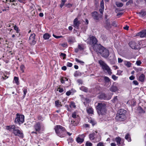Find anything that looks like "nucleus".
<instances>
[{"instance_id": "58", "label": "nucleus", "mask_w": 146, "mask_h": 146, "mask_svg": "<svg viewBox=\"0 0 146 146\" xmlns=\"http://www.w3.org/2000/svg\"><path fill=\"white\" fill-rule=\"evenodd\" d=\"M61 56H63L64 57V58L66 57V54L65 53H61L60 54Z\"/></svg>"}, {"instance_id": "16", "label": "nucleus", "mask_w": 146, "mask_h": 146, "mask_svg": "<svg viewBox=\"0 0 146 146\" xmlns=\"http://www.w3.org/2000/svg\"><path fill=\"white\" fill-rule=\"evenodd\" d=\"M115 118L117 120L122 121L125 118V115L117 114Z\"/></svg>"}, {"instance_id": "25", "label": "nucleus", "mask_w": 146, "mask_h": 146, "mask_svg": "<svg viewBox=\"0 0 146 146\" xmlns=\"http://www.w3.org/2000/svg\"><path fill=\"white\" fill-rule=\"evenodd\" d=\"M50 36V35L48 33H45L43 36V38L45 40L48 39Z\"/></svg>"}, {"instance_id": "53", "label": "nucleus", "mask_w": 146, "mask_h": 146, "mask_svg": "<svg viewBox=\"0 0 146 146\" xmlns=\"http://www.w3.org/2000/svg\"><path fill=\"white\" fill-rule=\"evenodd\" d=\"M112 78L114 80H115L117 79V76H116L115 75H112Z\"/></svg>"}, {"instance_id": "8", "label": "nucleus", "mask_w": 146, "mask_h": 146, "mask_svg": "<svg viewBox=\"0 0 146 146\" xmlns=\"http://www.w3.org/2000/svg\"><path fill=\"white\" fill-rule=\"evenodd\" d=\"M35 36L36 35L35 33H33L31 35L28 40L30 44L34 45L36 44L37 40L35 38Z\"/></svg>"}, {"instance_id": "46", "label": "nucleus", "mask_w": 146, "mask_h": 146, "mask_svg": "<svg viewBox=\"0 0 146 146\" xmlns=\"http://www.w3.org/2000/svg\"><path fill=\"white\" fill-rule=\"evenodd\" d=\"M78 48L80 50H83L84 49L82 46L80 44H78Z\"/></svg>"}, {"instance_id": "63", "label": "nucleus", "mask_w": 146, "mask_h": 146, "mask_svg": "<svg viewBox=\"0 0 146 146\" xmlns=\"http://www.w3.org/2000/svg\"><path fill=\"white\" fill-rule=\"evenodd\" d=\"M129 78L130 80H132L134 79L135 77L133 76H131L129 77Z\"/></svg>"}, {"instance_id": "17", "label": "nucleus", "mask_w": 146, "mask_h": 146, "mask_svg": "<svg viewBox=\"0 0 146 146\" xmlns=\"http://www.w3.org/2000/svg\"><path fill=\"white\" fill-rule=\"evenodd\" d=\"M137 36H140L142 38L146 37V30H143L137 34Z\"/></svg>"}, {"instance_id": "28", "label": "nucleus", "mask_w": 146, "mask_h": 146, "mask_svg": "<svg viewBox=\"0 0 146 146\" xmlns=\"http://www.w3.org/2000/svg\"><path fill=\"white\" fill-rule=\"evenodd\" d=\"M104 83H107V82H110V79L108 77L106 76H104Z\"/></svg>"}, {"instance_id": "10", "label": "nucleus", "mask_w": 146, "mask_h": 146, "mask_svg": "<svg viewBox=\"0 0 146 146\" xmlns=\"http://www.w3.org/2000/svg\"><path fill=\"white\" fill-rule=\"evenodd\" d=\"M102 51L101 53H100L101 56L105 58H107L109 55L108 50L104 47V49H102Z\"/></svg>"}, {"instance_id": "47", "label": "nucleus", "mask_w": 146, "mask_h": 146, "mask_svg": "<svg viewBox=\"0 0 146 146\" xmlns=\"http://www.w3.org/2000/svg\"><path fill=\"white\" fill-rule=\"evenodd\" d=\"M23 92L24 95L23 96V98H24L27 93V90L25 88L23 89Z\"/></svg>"}, {"instance_id": "26", "label": "nucleus", "mask_w": 146, "mask_h": 146, "mask_svg": "<svg viewBox=\"0 0 146 146\" xmlns=\"http://www.w3.org/2000/svg\"><path fill=\"white\" fill-rule=\"evenodd\" d=\"M80 89L86 92H88V88L84 86H82L80 88Z\"/></svg>"}, {"instance_id": "43", "label": "nucleus", "mask_w": 146, "mask_h": 146, "mask_svg": "<svg viewBox=\"0 0 146 146\" xmlns=\"http://www.w3.org/2000/svg\"><path fill=\"white\" fill-rule=\"evenodd\" d=\"M100 6L101 7L102 9L104 8V2L103 0H102L100 2Z\"/></svg>"}, {"instance_id": "13", "label": "nucleus", "mask_w": 146, "mask_h": 146, "mask_svg": "<svg viewBox=\"0 0 146 146\" xmlns=\"http://www.w3.org/2000/svg\"><path fill=\"white\" fill-rule=\"evenodd\" d=\"M80 24L81 23L80 21L78 20L77 18H76L74 19L73 26L76 29H78Z\"/></svg>"}, {"instance_id": "60", "label": "nucleus", "mask_w": 146, "mask_h": 146, "mask_svg": "<svg viewBox=\"0 0 146 146\" xmlns=\"http://www.w3.org/2000/svg\"><path fill=\"white\" fill-rule=\"evenodd\" d=\"M6 129L8 130L9 131H11V125L10 126H7L6 127Z\"/></svg>"}, {"instance_id": "59", "label": "nucleus", "mask_w": 146, "mask_h": 146, "mask_svg": "<svg viewBox=\"0 0 146 146\" xmlns=\"http://www.w3.org/2000/svg\"><path fill=\"white\" fill-rule=\"evenodd\" d=\"M123 61V60H122L121 58H118V62L119 63H121Z\"/></svg>"}, {"instance_id": "24", "label": "nucleus", "mask_w": 146, "mask_h": 146, "mask_svg": "<svg viewBox=\"0 0 146 146\" xmlns=\"http://www.w3.org/2000/svg\"><path fill=\"white\" fill-rule=\"evenodd\" d=\"M124 64L128 68L131 66V63L129 61H124Z\"/></svg>"}, {"instance_id": "21", "label": "nucleus", "mask_w": 146, "mask_h": 146, "mask_svg": "<svg viewBox=\"0 0 146 146\" xmlns=\"http://www.w3.org/2000/svg\"><path fill=\"white\" fill-rule=\"evenodd\" d=\"M105 23L106 24V25L105 26L106 28L107 29H108L109 27H110V20L109 19H107L106 20Z\"/></svg>"}, {"instance_id": "52", "label": "nucleus", "mask_w": 146, "mask_h": 146, "mask_svg": "<svg viewBox=\"0 0 146 146\" xmlns=\"http://www.w3.org/2000/svg\"><path fill=\"white\" fill-rule=\"evenodd\" d=\"M72 66V64L71 63L68 62L67 64V66L68 67H71Z\"/></svg>"}, {"instance_id": "15", "label": "nucleus", "mask_w": 146, "mask_h": 146, "mask_svg": "<svg viewBox=\"0 0 146 146\" xmlns=\"http://www.w3.org/2000/svg\"><path fill=\"white\" fill-rule=\"evenodd\" d=\"M110 90L113 92H115L118 90L116 83L114 82L109 89Z\"/></svg>"}, {"instance_id": "40", "label": "nucleus", "mask_w": 146, "mask_h": 146, "mask_svg": "<svg viewBox=\"0 0 146 146\" xmlns=\"http://www.w3.org/2000/svg\"><path fill=\"white\" fill-rule=\"evenodd\" d=\"M70 106L71 108H75L76 107V105L74 102H71L70 104Z\"/></svg>"}, {"instance_id": "51", "label": "nucleus", "mask_w": 146, "mask_h": 146, "mask_svg": "<svg viewBox=\"0 0 146 146\" xmlns=\"http://www.w3.org/2000/svg\"><path fill=\"white\" fill-rule=\"evenodd\" d=\"M65 5L68 8H70L72 7V4L68 3L65 4Z\"/></svg>"}, {"instance_id": "54", "label": "nucleus", "mask_w": 146, "mask_h": 146, "mask_svg": "<svg viewBox=\"0 0 146 146\" xmlns=\"http://www.w3.org/2000/svg\"><path fill=\"white\" fill-rule=\"evenodd\" d=\"M53 36L55 38H60L62 37V36H56L54 35V34L53 35Z\"/></svg>"}, {"instance_id": "19", "label": "nucleus", "mask_w": 146, "mask_h": 146, "mask_svg": "<svg viewBox=\"0 0 146 146\" xmlns=\"http://www.w3.org/2000/svg\"><path fill=\"white\" fill-rule=\"evenodd\" d=\"M126 112V111L125 110L121 109L118 110L117 114L120 115H125Z\"/></svg>"}, {"instance_id": "44", "label": "nucleus", "mask_w": 146, "mask_h": 146, "mask_svg": "<svg viewBox=\"0 0 146 146\" xmlns=\"http://www.w3.org/2000/svg\"><path fill=\"white\" fill-rule=\"evenodd\" d=\"M92 144L91 143L89 142L88 141H87L86 144V146H92Z\"/></svg>"}, {"instance_id": "41", "label": "nucleus", "mask_w": 146, "mask_h": 146, "mask_svg": "<svg viewBox=\"0 0 146 146\" xmlns=\"http://www.w3.org/2000/svg\"><path fill=\"white\" fill-rule=\"evenodd\" d=\"M118 99L117 98V96H115L114 97L113 100H111V101L113 103H115L117 101Z\"/></svg>"}, {"instance_id": "4", "label": "nucleus", "mask_w": 146, "mask_h": 146, "mask_svg": "<svg viewBox=\"0 0 146 146\" xmlns=\"http://www.w3.org/2000/svg\"><path fill=\"white\" fill-rule=\"evenodd\" d=\"M16 117L15 119V123L16 124L18 123L19 125L22 124L24 122V116L23 115L17 113L16 115Z\"/></svg>"}, {"instance_id": "36", "label": "nucleus", "mask_w": 146, "mask_h": 146, "mask_svg": "<svg viewBox=\"0 0 146 146\" xmlns=\"http://www.w3.org/2000/svg\"><path fill=\"white\" fill-rule=\"evenodd\" d=\"M75 60L76 62L80 63L82 65H83L84 63L82 61L79 60L77 58H75Z\"/></svg>"}, {"instance_id": "14", "label": "nucleus", "mask_w": 146, "mask_h": 146, "mask_svg": "<svg viewBox=\"0 0 146 146\" xmlns=\"http://www.w3.org/2000/svg\"><path fill=\"white\" fill-rule=\"evenodd\" d=\"M13 133L16 136H18L21 138L23 137V133L18 129H16V130H14V131H13Z\"/></svg>"}, {"instance_id": "23", "label": "nucleus", "mask_w": 146, "mask_h": 146, "mask_svg": "<svg viewBox=\"0 0 146 146\" xmlns=\"http://www.w3.org/2000/svg\"><path fill=\"white\" fill-rule=\"evenodd\" d=\"M88 114H93V110L91 108H87L86 110Z\"/></svg>"}, {"instance_id": "33", "label": "nucleus", "mask_w": 146, "mask_h": 146, "mask_svg": "<svg viewBox=\"0 0 146 146\" xmlns=\"http://www.w3.org/2000/svg\"><path fill=\"white\" fill-rule=\"evenodd\" d=\"M90 123L92 124V125L93 126L96 123V122L94 120L90 119L89 121Z\"/></svg>"}, {"instance_id": "9", "label": "nucleus", "mask_w": 146, "mask_h": 146, "mask_svg": "<svg viewBox=\"0 0 146 146\" xmlns=\"http://www.w3.org/2000/svg\"><path fill=\"white\" fill-rule=\"evenodd\" d=\"M41 125L40 122H38L35 124L33 126L35 131H34L31 132V133L37 134V131H39L41 129Z\"/></svg>"}, {"instance_id": "48", "label": "nucleus", "mask_w": 146, "mask_h": 146, "mask_svg": "<svg viewBox=\"0 0 146 146\" xmlns=\"http://www.w3.org/2000/svg\"><path fill=\"white\" fill-rule=\"evenodd\" d=\"M111 56L113 58L112 59H110V60H112V61H113V62L114 61V60H115V56L114 54H112L111 55Z\"/></svg>"}, {"instance_id": "34", "label": "nucleus", "mask_w": 146, "mask_h": 146, "mask_svg": "<svg viewBox=\"0 0 146 146\" xmlns=\"http://www.w3.org/2000/svg\"><path fill=\"white\" fill-rule=\"evenodd\" d=\"M125 138L128 141H130L131 139L129 134H127L125 136Z\"/></svg>"}, {"instance_id": "27", "label": "nucleus", "mask_w": 146, "mask_h": 146, "mask_svg": "<svg viewBox=\"0 0 146 146\" xmlns=\"http://www.w3.org/2000/svg\"><path fill=\"white\" fill-rule=\"evenodd\" d=\"M115 5L117 7H121L123 5L122 3L118 1L116 2Z\"/></svg>"}, {"instance_id": "3", "label": "nucleus", "mask_w": 146, "mask_h": 146, "mask_svg": "<svg viewBox=\"0 0 146 146\" xmlns=\"http://www.w3.org/2000/svg\"><path fill=\"white\" fill-rule=\"evenodd\" d=\"M98 63L103 70L106 71L110 75H111L112 74V73L110 68L102 60H99Z\"/></svg>"}, {"instance_id": "5", "label": "nucleus", "mask_w": 146, "mask_h": 146, "mask_svg": "<svg viewBox=\"0 0 146 146\" xmlns=\"http://www.w3.org/2000/svg\"><path fill=\"white\" fill-rule=\"evenodd\" d=\"M91 15L93 19L96 22H98L102 18V15L99 14L96 11L92 13Z\"/></svg>"}, {"instance_id": "64", "label": "nucleus", "mask_w": 146, "mask_h": 146, "mask_svg": "<svg viewBox=\"0 0 146 146\" xmlns=\"http://www.w3.org/2000/svg\"><path fill=\"white\" fill-rule=\"evenodd\" d=\"M66 67L65 66H64L62 67V70H66Z\"/></svg>"}, {"instance_id": "61", "label": "nucleus", "mask_w": 146, "mask_h": 146, "mask_svg": "<svg viewBox=\"0 0 146 146\" xmlns=\"http://www.w3.org/2000/svg\"><path fill=\"white\" fill-rule=\"evenodd\" d=\"M77 82L78 83L81 84H82L83 83L82 81L80 79H78L77 80Z\"/></svg>"}, {"instance_id": "30", "label": "nucleus", "mask_w": 146, "mask_h": 146, "mask_svg": "<svg viewBox=\"0 0 146 146\" xmlns=\"http://www.w3.org/2000/svg\"><path fill=\"white\" fill-rule=\"evenodd\" d=\"M121 141V139L120 137H116L115 138V141L117 143V144L118 145H119L120 144V142Z\"/></svg>"}, {"instance_id": "18", "label": "nucleus", "mask_w": 146, "mask_h": 146, "mask_svg": "<svg viewBox=\"0 0 146 146\" xmlns=\"http://www.w3.org/2000/svg\"><path fill=\"white\" fill-rule=\"evenodd\" d=\"M98 98L100 99H107L106 95L104 93H102L100 95H99Z\"/></svg>"}, {"instance_id": "49", "label": "nucleus", "mask_w": 146, "mask_h": 146, "mask_svg": "<svg viewBox=\"0 0 146 146\" xmlns=\"http://www.w3.org/2000/svg\"><path fill=\"white\" fill-rule=\"evenodd\" d=\"M80 73L77 71H76V72L74 73V76L75 77H76L80 75Z\"/></svg>"}, {"instance_id": "32", "label": "nucleus", "mask_w": 146, "mask_h": 146, "mask_svg": "<svg viewBox=\"0 0 146 146\" xmlns=\"http://www.w3.org/2000/svg\"><path fill=\"white\" fill-rule=\"evenodd\" d=\"M61 102H59V100H56L55 102V105L57 107L61 106L62 105L61 104Z\"/></svg>"}, {"instance_id": "7", "label": "nucleus", "mask_w": 146, "mask_h": 146, "mask_svg": "<svg viewBox=\"0 0 146 146\" xmlns=\"http://www.w3.org/2000/svg\"><path fill=\"white\" fill-rule=\"evenodd\" d=\"M92 46L94 51L100 54L101 53L102 50L104 49V47L100 44H97Z\"/></svg>"}, {"instance_id": "62", "label": "nucleus", "mask_w": 146, "mask_h": 146, "mask_svg": "<svg viewBox=\"0 0 146 146\" xmlns=\"http://www.w3.org/2000/svg\"><path fill=\"white\" fill-rule=\"evenodd\" d=\"M71 94V92H70V91H67L66 92V94L67 96H69V95H70Z\"/></svg>"}, {"instance_id": "42", "label": "nucleus", "mask_w": 146, "mask_h": 146, "mask_svg": "<svg viewBox=\"0 0 146 146\" xmlns=\"http://www.w3.org/2000/svg\"><path fill=\"white\" fill-rule=\"evenodd\" d=\"M133 3V0H129L128 1H127L126 4V5L127 6H128L129 5V4H132Z\"/></svg>"}, {"instance_id": "20", "label": "nucleus", "mask_w": 146, "mask_h": 146, "mask_svg": "<svg viewBox=\"0 0 146 146\" xmlns=\"http://www.w3.org/2000/svg\"><path fill=\"white\" fill-rule=\"evenodd\" d=\"M145 78V76L143 74H141L140 76L139 77L138 79L139 80L142 82H143L144 81Z\"/></svg>"}, {"instance_id": "1", "label": "nucleus", "mask_w": 146, "mask_h": 146, "mask_svg": "<svg viewBox=\"0 0 146 146\" xmlns=\"http://www.w3.org/2000/svg\"><path fill=\"white\" fill-rule=\"evenodd\" d=\"M54 129L56 134L58 136L62 137L66 135V129L62 126L57 125L55 127Z\"/></svg>"}, {"instance_id": "31", "label": "nucleus", "mask_w": 146, "mask_h": 146, "mask_svg": "<svg viewBox=\"0 0 146 146\" xmlns=\"http://www.w3.org/2000/svg\"><path fill=\"white\" fill-rule=\"evenodd\" d=\"M76 141L78 143H82L84 141V139L83 138H81L80 137H78L76 139Z\"/></svg>"}, {"instance_id": "2", "label": "nucleus", "mask_w": 146, "mask_h": 146, "mask_svg": "<svg viewBox=\"0 0 146 146\" xmlns=\"http://www.w3.org/2000/svg\"><path fill=\"white\" fill-rule=\"evenodd\" d=\"M106 105L104 102L98 103L96 106V109L99 115H102L106 112Z\"/></svg>"}, {"instance_id": "35", "label": "nucleus", "mask_w": 146, "mask_h": 146, "mask_svg": "<svg viewBox=\"0 0 146 146\" xmlns=\"http://www.w3.org/2000/svg\"><path fill=\"white\" fill-rule=\"evenodd\" d=\"M14 80H15V83L17 85H18L19 84V78L18 77L15 76L14 77Z\"/></svg>"}, {"instance_id": "56", "label": "nucleus", "mask_w": 146, "mask_h": 146, "mask_svg": "<svg viewBox=\"0 0 146 146\" xmlns=\"http://www.w3.org/2000/svg\"><path fill=\"white\" fill-rule=\"evenodd\" d=\"M103 143L102 142H99L97 145V146H103Z\"/></svg>"}, {"instance_id": "38", "label": "nucleus", "mask_w": 146, "mask_h": 146, "mask_svg": "<svg viewBox=\"0 0 146 146\" xmlns=\"http://www.w3.org/2000/svg\"><path fill=\"white\" fill-rule=\"evenodd\" d=\"M20 69L21 71L22 72H24V69H25V67L24 66L23 64H22L20 66Z\"/></svg>"}, {"instance_id": "57", "label": "nucleus", "mask_w": 146, "mask_h": 146, "mask_svg": "<svg viewBox=\"0 0 146 146\" xmlns=\"http://www.w3.org/2000/svg\"><path fill=\"white\" fill-rule=\"evenodd\" d=\"M141 63V62L140 61H137L136 62V64L138 66L140 65Z\"/></svg>"}, {"instance_id": "11", "label": "nucleus", "mask_w": 146, "mask_h": 146, "mask_svg": "<svg viewBox=\"0 0 146 146\" xmlns=\"http://www.w3.org/2000/svg\"><path fill=\"white\" fill-rule=\"evenodd\" d=\"M90 41L89 42V44L91 45H92V46H94L95 44H97V42H98V40L94 36H92L90 37Z\"/></svg>"}, {"instance_id": "50", "label": "nucleus", "mask_w": 146, "mask_h": 146, "mask_svg": "<svg viewBox=\"0 0 146 146\" xmlns=\"http://www.w3.org/2000/svg\"><path fill=\"white\" fill-rule=\"evenodd\" d=\"M11 128L13 130V131L16 129L15 126L14 125H11Z\"/></svg>"}, {"instance_id": "37", "label": "nucleus", "mask_w": 146, "mask_h": 146, "mask_svg": "<svg viewBox=\"0 0 146 146\" xmlns=\"http://www.w3.org/2000/svg\"><path fill=\"white\" fill-rule=\"evenodd\" d=\"M66 1V0H62L61 3L60 5V7L62 8L64 5L65 2Z\"/></svg>"}, {"instance_id": "39", "label": "nucleus", "mask_w": 146, "mask_h": 146, "mask_svg": "<svg viewBox=\"0 0 146 146\" xmlns=\"http://www.w3.org/2000/svg\"><path fill=\"white\" fill-rule=\"evenodd\" d=\"M104 86L108 88L110 87L111 85V82H107V83H104Z\"/></svg>"}, {"instance_id": "22", "label": "nucleus", "mask_w": 146, "mask_h": 146, "mask_svg": "<svg viewBox=\"0 0 146 146\" xmlns=\"http://www.w3.org/2000/svg\"><path fill=\"white\" fill-rule=\"evenodd\" d=\"M137 13L139 14V16L143 17L146 15V12L144 11H141Z\"/></svg>"}, {"instance_id": "45", "label": "nucleus", "mask_w": 146, "mask_h": 146, "mask_svg": "<svg viewBox=\"0 0 146 146\" xmlns=\"http://www.w3.org/2000/svg\"><path fill=\"white\" fill-rule=\"evenodd\" d=\"M14 29L16 31V33H19V27L16 25L14 26Z\"/></svg>"}, {"instance_id": "55", "label": "nucleus", "mask_w": 146, "mask_h": 146, "mask_svg": "<svg viewBox=\"0 0 146 146\" xmlns=\"http://www.w3.org/2000/svg\"><path fill=\"white\" fill-rule=\"evenodd\" d=\"M133 83L134 84L136 85H138L139 84L138 82L136 80H133Z\"/></svg>"}, {"instance_id": "12", "label": "nucleus", "mask_w": 146, "mask_h": 146, "mask_svg": "<svg viewBox=\"0 0 146 146\" xmlns=\"http://www.w3.org/2000/svg\"><path fill=\"white\" fill-rule=\"evenodd\" d=\"M129 44L132 49L136 50L137 49L138 44L134 41H131L129 42Z\"/></svg>"}, {"instance_id": "29", "label": "nucleus", "mask_w": 146, "mask_h": 146, "mask_svg": "<svg viewBox=\"0 0 146 146\" xmlns=\"http://www.w3.org/2000/svg\"><path fill=\"white\" fill-rule=\"evenodd\" d=\"M68 42L72 43L74 42V38L72 36H69L68 38Z\"/></svg>"}, {"instance_id": "6", "label": "nucleus", "mask_w": 146, "mask_h": 146, "mask_svg": "<svg viewBox=\"0 0 146 146\" xmlns=\"http://www.w3.org/2000/svg\"><path fill=\"white\" fill-rule=\"evenodd\" d=\"M97 134V132L95 131V132L90 134L89 135V138L90 140H93L95 139V141L98 142L101 140V137L99 135L97 137H96L95 136Z\"/></svg>"}]
</instances>
